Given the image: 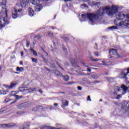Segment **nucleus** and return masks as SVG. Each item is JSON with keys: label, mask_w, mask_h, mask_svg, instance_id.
<instances>
[{"label": "nucleus", "mask_w": 129, "mask_h": 129, "mask_svg": "<svg viewBox=\"0 0 129 129\" xmlns=\"http://www.w3.org/2000/svg\"><path fill=\"white\" fill-rule=\"evenodd\" d=\"M88 4L89 6L93 7H97L99 9L96 13V14H88L87 15L82 14V18L84 20L88 19L90 24L91 25H94V22L98 20L100 17H102L105 13L108 16H113L114 14L117 13L118 10V7L115 5H112L111 7H106L104 8H101V3L100 2H90Z\"/></svg>", "instance_id": "nucleus-1"}, {"label": "nucleus", "mask_w": 129, "mask_h": 129, "mask_svg": "<svg viewBox=\"0 0 129 129\" xmlns=\"http://www.w3.org/2000/svg\"><path fill=\"white\" fill-rule=\"evenodd\" d=\"M116 19L114 20V24L116 26L108 27L109 30H117L120 28L127 27L129 28V14L125 15L123 12H119L116 15Z\"/></svg>", "instance_id": "nucleus-2"}, {"label": "nucleus", "mask_w": 129, "mask_h": 129, "mask_svg": "<svg viewBox=\"0 0 129 129\" xmlns=\"http://www.w3.org/2000/svg\"><path fill=\"white\" fill-rule=\"evenodd\" d=\"M7 9L5 10L6 18L2 16L0 18V27L1 28H4L5 25H9L10 21L8 20V14Z\"/></svg>", "instance_id": "nucleus-3"}, {"label": "nucleus", "mask_w": 129, "mask_h": 129, "mask_svg": "<svg viewBox=\"0 0 129 129\" xmlns=\"http://www.w3.org/2000/svg\"><path fill=\"white\" fill-rule=\"evenodd\" d=\"M14 126H16V124L14 123H10L8 124H3L0 125L1 128H11V127H13Z\"/></svg>", "instance_id": "nucleus-4"}, {"label": "nucleus", "mask_w": 129, "mask_h": 129, "mask_svg": "<svg viewBox=\"0 0 129 129\" xmlns=\"http://www.w3.org/2000/svg\"><path fill=\"white\" fill-rule=\"evenodd\" d=\"M122 90V94L124 95L127 91H128V87L125 86L124 85H122L121 86L120 88H118L117 89V91L120 92V90Z\"/></svg>", "instance_id": "nucleus-5"}, {"label": "nucleus", "mask_w": 129, "mask_h": 129, "mask_svg": "<svg viewBox=\"0 0 129 129\" xmlns=\"http://www.w3.org/2000/svg\"><path fill=\"white\" fill-rule=\"evenodd\" d=\"M16 85H17V82H13L11 83L10 85L4 84L3 86L5 87V88H7V89H12V88H14Z\"/></svg>", "instance_id": "nucleus-6"}, {"label": "nucleus", "mask_w": 129, "mask_h": 129, "mask_svg": "<svg viewBox=\"0 0 129 129\" xmlns=\"http://www.w3.org/2000/svg\"><path fill=\"white\" fill-rule=\"evenodd\" d=\"M71 63L74 67H75L77 69H80V67L79 66V65L77 64V61L75 60V59L73 58L71 60Z\"/></svg>", "instance_id": "nucleus-7"}, {"label": "nucleus", "mask_w": 129, "mask_h": 129, "mask_svg": "<svg viewBox=\"0 0 129 129\" xmlns=\"http://www.w3.org/2000/svg\"><path fill=\"white\" fill-rule=\"evenodd\" d=\"M18 12V13L22 12V9H19L18 11V10L14 9V12H13L12 14V18L13 19H17L18 17V15H17Z\"/></svg>", "instance_id": "nucleus-8"}, {"label": "nucleus", "mask_w": 129, "mask_h": 129, "mask_svg": "<svg viewBox=\"0 0 129 129\" xmlns=\"http://www.w3.org/2000/svg\"><path fill=\"white\" fill-rule=\"evenodd\" d=\"M42 49L43 51V55H41V57L43 59L44 62H47V59H48V53L46 52L43 48H42Z\"/></svg>", "instance_id": "nucleus-9"}, {"label": "nucleus", "mask_w": 129, "mask_h": 129, "mask_svg": "<svg viewBox=\"0 0 129 129\" xmlns=\"http://www.w3.org/2000/svg\"><path fill=\"white\" fill-rule=\"evenodd\" d=\"M37 89L36 88H28V89H24L22 90V91L26 92V93H30V92H33V91H35Z\"/></svg>", "instance_id": "nucleus-10"}, {"label": "nucleus", "mask_w": 129, "mask_h": 129, "mask_svg": "<svg viewBox=\"0 0 129 129\" xmlns=\"http://www.w3.org/2000/svg\"><path fill=\"white\" fill-rule=\"evenodd\" d=\"M109 53L110 54H112V55H115L116 56H118V57H119V55H118V54H117V51L115 49H113V48L110 49Z\"/></svg>", "instance_id": "nucleus-11"}, {"label": "nucleus", "mask_w": 129, "mask_h": 129, "mask_svg": "<svg viewBox=\"0 0 129 129\" xmlns=\"http://www.w3.org/2000/svg\"><path fill=\"white\" fill-rule=\"evenodd\" d=\"M27 5H28L27 0H22L20 3V7H21V8H26Z\"/></svg>", "instance_id": "nucleus-12"}, {"label": "nucleus", "mask_w": 129, "mask_h": 129, "mask_svg": "<svg viewBox=\"0 0 129 129\" xmlns=\"http://www.w3.org/2000/svg\"><path fill=\"white\" fill-rule=\"evenodd\" d=\"M42 8H43V6H42V5L39 4L36 5L35 7V12H40V11L42 10Z\"/></svg>", "instance_id": "nucleus-13"}, {"label": "nucleus", "mask_w": 129, "mask_h": 129, "mask_svg": "<svg viewBox=\"0 0 129 129\" xmlns=\"http://www.w3.org/2000/svg\"><path fill=\"white\" fill-rule=\"evenodd\" d=\"M27 104H28L26 103H22L17 105V107L19 108V109H21V108H23V107H26V106H28Z\"/></svg>", "instance_id": "nucleus-14"}, {"label": "nucleus", "mask_w": 129, "mask_h": 129, "mask_svg": "<svg viewBox=\"0 0 129 129\" xmlns=\"http://www.w3.org/2000/svg\"><path fill=\"white\" fill-rule=\"evenodd\" d=\"M102 63L100 64V65H104L105 66H106V65L110 64V63H109V60L106 59L102 61Z\"/></svg>", "instance_id": "nucleus-15"}, {"label": "nucleus", "mask_w": 129, "mask_h": 129, "mask_svg": "<svg viewBox=\"0 0 129 129\" xmlns=\"http://www.w3.org/2000/svg\"><path fill=\"white\" fill-rule=\"evenodd\" d=\"M69 102L67 101L66 100H63L62 101V105L61 107H65V106H68Z\"/></svg>", "instance_id": "nucleus-16"}, {"label": "nucleus", "mask_w": 129, "mask_h": 129, "mask_svg": "<svg viewBox=\"0 0 129 129\" xmlns=\"http://www.w3.org/2000/svg\"><path fill=\"white\" fill-rule=\"evenodd\" d=\"M3 9H7V0H3L2 2Z\"/></svg>", "instance_id": "nucleus-17"}, {"label": "nucleus", "mask_w": 129, "mask_h": 129, "mask_svg": "<svg viewBox=\"0 0 129 129\" xmlns=\"http://www.w3.org/2000/svg\"><path fill=\"white\" fill-rule=\"evenodd\" d=\"M52 72L54 74H55V75H57L58 76H63V75L60 74V72H59L57 70L53 71Z\"/></svg>", "instance_id": "nucleus-18"}, {"label": "nucleus", "mask_w": 129, "mask_h": 129, "mask_svg": "<svg viewBox=\"0 0 129 129\" xmlns=\"http://www.w3.org/2000/svg\"><path fill=\"white\" fill-rule=\"evenodd\" d=\"M29 15L30 17H33L34 16V10H33L32 8H29Z\"/></svg>", "instance_id": "nucleus-19"}, {"label": "nucleus", "mask_w": 129, "mask_h": 129, "mask_svg": "<svg viewBox=\"0 0 129 129\" xmlns=\"http://www.w3.org/2000/svg\"><path fill=\"white\" fill-rule=\"evenodd\" d=\"M16 71L19 72H23L24 71V68L17 67L16 69Z\"/></svg>", "instance_id": "nucleus-20"}, {"label": "nucleus", "mask_w": 129, "mask_h": 129, "mask_svg": "<svg viewBox=\"0 0 129 129\" xmlns=\"http://www.w3.org/2000/svg\"><path fill=\"white\" fill-rule=\"evenodd\" d=\"M31 3L32 4V5H38L39 0H31Z\"/></svg>", "instance_id": "nucleus-21"}, {"label": "nucleus", "mask_w": 129, "mask_h": 129, "mask_svg": "<svg viewBox=\"0 0 129 129\" xmlns=\"http://www.w3.org/2000/svg\"><path fill=\"white\" fill-rule=\"evenodd\" d=\"M106 79L108 82H113L114 81V79L112 78H106Z\"/></svg>", "instance_id": "nucleus-22"}, {"label": "nucleus", "mask_w": 129, "mask_h": 129, "mask_svg": "<svg viewBox=\"0 0 129 129\" xmlns=\"http://www.w3.org/2000/svg\"><path fill=\"white\" fill-rule=\"evenodd\" d=\"M53 44L55 47H57L58 45H59L58 40L57 39H54V40L53 41Z\"/></svg>", "instance_id": "nucleus-23"}, {"label": "nucleus", "mask_w": 129, "mask_h": 129, "mask_svg": "<svg viewBox=\"0 0 129 129\" xmlns=\"http://www.w3.org/2000/svg\"><path fill=\"white\" fill-rule=\"evenodd\" d=\"M9 92V90L7 91H4V90H1L0 91V94H3L4 95L7 94V93Z\"/></svg>", "instance_id": "nucleus-24"}, {"label": "nucleus", "mask_w": 129, "mask_h": 129, "mask_svg": "<svg viewBox=\"0 0 129 129\" xmlns=\"http://www.w3.org/2000/svg\"><path fill=\"white\" fill-rule=\"evenodd\" d=\"M30 50L31 52H32L34 56H38V53H37V52H36V51H35L33 49L31 48Z\"/></svg>", "instance_id": "nucleus-25"}, {"label": "nucleus", "mask_w": 129, "mask_h": 129, "mask_svg": "<svg viewBox=\"0 0 129 129\" xmlns=\"http://www.w3.org/2000/svg\"><path fill=\"white\" fill-rule=\"evenodd\" d=\"M32 62L34 63H38V59L36 58L32 57L31 58Z\"/></svg>", "instance_id": "nucleus-26"}, {"label": "nucleus", "mask_w": 129, "mask_h": 129, "mask_svg": "<svg viewBox=\"0 0 129 129\" xmlns=\"http://www.w3.org/2000/svg\"><path fill=\"white\" fill-rule=\"evenodd\" d=\"M63 77L64 81H68V80H69V77L68 76H63Z\"/></svg>", "instance_id": "nucleus-27"}, {"label": "nucleus", "mask_w": 129, "mask_h": 129, "mask_svg": "<svg viewBox=\"0 0 129 129\" xmlns=\"http://www.w3.org/2000/svg\"><path fill=\"white\" fill-rule=\"evenodd\" d=\"M17 92L13 91L10 94V96H16V94H17Z\"/></svg>", "instance_id": "nucleus-28"}, {"label": "nucleus", "mask_w": 129, "mask_h": 129, "mask_svg": "<svg viewBox=\"0 0 129 129\" xmlns=\"http://www.w3.org/2000/svg\"><path fill=\"white\" fill-rule=\"evenodd\" d=\"M92 78H93V79H97L98 78V76L93 75H92Z\"/></svg>", "instance_id": "nucleus-29"}, {"label": "nucleus", "mask_w": 129, "mask_h": 129, "mask_svg": "<svg viewBox=\"0 0 129 129\" xmlns=\"http://www.w3.org/2000/svg\"><path fill=\"white\" fill-rule=\"evenodd\" d=\"M16 100L20 99V98H22L23 97L22 96L15 95Z\"/></svg>", "instance_id": "nucleus-30"}, {"label": "nucleus", "mask_w": 129, "mask_h": 129, "mask_svg": "<svg viewBox=\"0 0 129 129\" xmlns=\"http://www.w3.org/2000/svg\"><path fill=\"white\" fill-rule=\"evenodd\" d=\"M62 47L63 50L66 53V52H67V48L65 47V46H64V45H62Z\"/></svg>", "instance_id": "nucleus-31"}, {"label": "nucleus", "mask_w": 129, "mask_h": 129, "mask_svg": "<svg viewBox=\"0 0 129 129\" xmlns=\"http://www.w3.org/2000/svg\"><path fill=\"white\" fill-rule=\"evenodd\" d=\"M94 55H95V56H96V57H98V56H99V52H94Z\"/></svg>", "instance_id": "nucleus-32"}, {"label": "nucleus", "mask_w": 129, "mask_h": 129, "mask_svg": "<svg viewBox=\"0 0 129 129\" xmlns=\"http://www.w3.org/2000/svg\"><path fill=\"white\" fill-rule=\"evenodd\" d=\"M89 57H90V59L91 60V61H93V60H94L93 59V56H92V55H91V53H89Z\"/></svg>", "instance_id": "nucleus-33"}, {"label": "nucleus", "mask_w": 129, "mask_h": 129, "mask_svg": "<svg viewBox=\"0 0 129 129\" xmlns=\"http://www.w3.org/2000/svg\"><path fill=\"white\" fill-rule=\"evenodd\" d=\"M81 8H82V9H83V8H87V5H85V4H82V5H81Z\"/></svg>", "instance_id": "nucleus-34"}, {"label": "nucleus", "mask_w": 129, "mask_h": 129, "mask_svg": "<svg viewBox=\"0 0 129 129\" xmlns=\"http://www.w3.org/2000/svg\"><path fill=\"white\" fill-rule=\"evenodd\" d=\"M116 98V99H119L121 98V95H117Z\"/></svg>", "instance_id": "nucleus-35"}, {"label": "nucleus", "mask_w": 129, "mask_h": 129, "mask_svg": "<svg viewBox=\"0 0 129 129\" xmlns=\"http://www.w3.org/2000/svg\"><path fill=\"white\" fill-rule=\"evenodd\" d=\"M17 113L18 114V115H21V114H23V113H24V112L23 111H19V112H17Z\"/></svg>", "instance_id": "nucleus-36"}, {"label": "nucleus", "mask_w": 129, "mask_h": 129, "mask_svg": "<svg viewBox=\"0 0 129 129\" xmlns=\"http://www.w3.org/2000/svg\"><path fill=\"white\" fill-rule=\"evenodd\" d=\"M87 101H91V98H90V96H88V97H87Z\"/></svg>", "instance_id": "nucleus-37"}, {"label": "nucleus", "mask_w": 129, "mask_h": 129, "mask_svg": "<svg viewBox=\"0 0 129 129\" xmlns=\"http://www.w3.org/2000/svg\"><path fill=\"white\" fill-rule=\"evenodd\" d=\"M78 90H82V87L80 86H78Z\"/></svg>", "instance_id": "nucleus-38"}, {"label": "nucleus", "mask_w": 129, "mask_h": 129, "mask_svg": "<svg viewBox=\"0 0 129 129\" xmlns=\"http://www.w3.org/2000/svg\"><path fill=\"white\" fill-rule=\"evenodd\" d=\"M68 84H70V85L74 84V82H69Z\"/></svg>", "instance_id": "nucleus-39"}, {"label": "nucleus", "mask_w": 129, "mask_h": 129, "mask_svg": "<svg viewBox=\"0 0 129 129\" xmlns=\"http://www.w3.org/2000/svg\"><path fill=\"white\" fill-rule=\"evenodd\" d=\"M29 46H30V43L28 41H27L26 47H29Z\"/></svg>", "instance_id": "nucleus-40"}, {"label": "nucleus", "mask_w": 129, "mask_h": 129, "mask_svg": "<svg viewBox=\"0 0 129 129\" xmlns=\"http://www.w3.org/2000/svg\"><path fill=\"white\" fill-rule=\"evenodd\" d=\"M16 102H17V100H15L14 102H11L10 104H14V103H16Z\"/></svg>", "instance_id": "nucleus-41"}, {"label": "nucleus", "mask_w": 129, "mask_h": 129, "mask_svg": "<svg viewBox=\"0 0 129 129\" xmlns=\"http://www.w3.org/2000/svg\"><path fill=\"white\" fill-rule=\"evenodd\" d=\"M87 71H88L89 72H91V69H87Z\"/></svg>", "instance_id": "nucleus-42"}, {"label": "nucleus", "mask_w": 129, "mask_h": 129, "mask_svg": "<svg viewBox=\"0 0 129 129\" xmlns=\"http://www.w3.org/2000/svg\"><path fill=\"white\" fill-rule=\"evenodd\" d=\"M48 35L49 36H51V35H52V33H51V32H48Z\"/></svg>", "instance_id": "nucleus-43"}, {"label": "nucleus", "mask_w": 129, "mask_h": 129, "mask_svg": "<svg viewBox=\"0 0 129 129\" xmlns=\"http://www.w3.org/2000/svg\"><path fill=\"white\" fill-rule=\"evenodd\" d=\"M93 61H99V59L96 58V59H94V60H93Z\"/></svg>", "instance_id": "nucleus-44"}, {"label": "nucleus", "mask_w": 129, "mask_h": 129, "mask_svg": "<svg viewBox=\"0 0 129 129\" xmlns=\"http://www.w3.org/2000/svg\"><path fill=\"white\" fill-rule=\"evenodd\" d=\"M39 92H40V93H43V91H42V90H39Z\"/></svg>", "instance_id": "nucleus-45"}, {"label": "nucleus", "mask_w": 129, "mask_h": 129, "mask_svg": "<svg viewBox=\"0 0 129 129\" xmlns=\"http://www.w3.org/2000/svg\"><path fill=\"white\" fill-rule=\"evenodd\" d=\"M113 95H115H115H116V92H114L113 93Z\"/></svg>", "instance_id": "nucleus-46"}, {"label": "nucleus", "mask_w": 129, "mask_h": 129, "mask_svg": "<svg viewBox=\"0 0 129 129\" xmlns=\"http://www.w3.org/2000/svg\"><path fill=\"white\" fill-rule=\"evenodd\" d=\"M21 56H24V52L22 51L21 52Z\"/></svg>", "instance_id": "nucleus-47"}, {"label": "nucleus", "mask_w": 129, "mask_h": 129, "mask_svg": "<svg viewBox=\"0 0 129 129\" xmlns=\"http://www.w3.org/2000/svg\"><path fill=\"white\" fill-rule=\"evenodd\" d=\"M54 106H58V103H54Z\"/></svg>", "instance_id": "nucleus-48"}, {"label": "nucleus", "mask_w": 129, "mask_h": 129, "mask_svg": "<svg viewBox=\"0 0 129 129\" xmlns=\"http://www.w3.org/2000/svg\"><path fill=\"white\" fill-rule=\"evenodd\" d=\"M2 112H4V110L0 109V113H2Z\"/></svg>", "instance_id": "nucleus-49"}, {"label": "nucleus", "mask_w": 129, "mask_h": 129, "mask_svg": "<svg viewBox=\"0 0 129 129\" xmlns=\"http://www.w3.org/2000/svg\"><path fill=\"white\" fill-rule=\"evenodd\" d=\"M45 69L47 70V71H50V70L47 68H46Z\"/></svg>", "instance_id": "nucleus-50"}, {"label": "nucleus", "mask_w": 129, "mask_h": 129, "mask_svg": "<svg viewBox=\"0 0 129 129\" xmlns=\"http://www.w3.org/2000/svg\"><path fill=\"white\" fill-rule=\"evenodd\" d=\"M20 65H23V62L20 61Z\"/></svg>", "instance_id": "nucleus-51"}, {"label": "nucleus", "mask_w": 129, "mask_h": 129, "mask_svg": "<svg viewBox=\"0 0 129 129\" xmlns=\"http://www.w3.org/2000/svg\"><path fill=\"white\" fill-rule=\"evenodd\" d=\"M64 2H70V0H64Z\"/></svg>", "instance_id": "nucleus-52"}, {"label": "nucleus", "mask_w": 129, "mask_h": 129, "mask_svg": "<svg viewBox=\"0 0 129 129\" xmlns=\"http://www.w3.org/2000/svg\"><path fill=\"white\" fill-rule=\"evenodd\" d=\"M22 129H28V128H27L26 127H24Z\"/></svg>", "instance_id": "nucleus-53"}, {"label": "nucleus", "mask_w": 129, "mask_h": 129, "mask_svg": "<svg viewBox=\"0 0 129 129\" xmlns=\"http://www.w3.org/2000/svg\"><path fill=\"white\" fill-rule=\"evenodd\" d=\"M24 50H25V52H28V50H27V49H26L25 48H24Z\"/></svg>", "instance_id": "nucleus-54"}, {"label": "nucleus", "mask_w": 129, "mask_h": 129, "mask_svg": "<svg viewBox=\"0 0 129 129\" xmlns=\"http://www.w3.org/2000/svg\"><path fill=\"white\" fill-rule=\"evenodd\" d=\"M84 2H88V1H90V0H83Z\"/></svg>", "instance_id": "nucleus-55"}, {"label": "nucleus", "mask_w": 129, "mask_h": 129, "mask_svg": "<svg viewBox=\"0 0 129 129\" xmlns=\"http://www.w3.org/2000/svg\"><path fill=\"white\" fill-rule=\"evenodd\" d=\"M82 64H83V65H85V62H82Z\"/></svg>", "instance_id": "nucleus-56"}, {"label": "nucleus", "mask_w": 129, "mask_h": 129, "mask_svg": "<svg viewBox=\"0 0 129 129\" xmlns=\"http://www.w3.org/2000/svg\"><path fill=\"white\" fill-rule=\"evenodd\" d=\"M51 28H52V30H54V29H55V27H52Z\"/></svg>", "instance_id": "nucleus-57"}, {"label": "nucleus", "mask_w": 129, "mask_h": 129, "mask_svg": "<svg viewBox=\"0 0 129 129\" xmlns=\"http://www.w3.org/2000/svg\"><path fill=\"white\" fill-rule=\"evenodd\" d=\"M47 61H48V58H46V61H44V62H45L46 63H48L47 62Z\"/></svg>", "instance_id": "nucleus-58"}, {"label": "nucleus", "mask_w": 129, "mask_h": 129, "mask_svg": "<svg viewBox=\"0 0 129 129\" xmlns=\"http://www.w3.org/2000/svg\"><path fill=\"white\" fill-rule=\"evenodd\" d=\"M2 71V67H0V72Z\"/></svg>", "instance_id": "nucleus-59"}, {"label": "nucleus", "mask_w": 129, "mask_h": 129, "mask_svg": "<svg viewBox=\"0 0 129 129\" xmlns=\"http://www.w3.org/2000/svg\"><path fill=\"white\" fill-rule=\"evenodd\" d=\"M15 74H19V73L16 72V73H15Z\"/></svg>", "instance_id": "nucleus-60"}, {"label": "nucleus", "mask_w": 129, "mask_h": 129, "mask_svg": "<svg viewBox=\"0 0 129 129\" xmlns=\"http://www.w3.org/2000/svg\"><path fill=\"white\" fill-rule=\"evenodd\" d=\"M61 69H62V70L64 71V69H63V68H62L61 67H60Z\"/></svg>", "instance_id": "nucleus-61"}, {"label": "nucleus", "mask_w": 129, "mask_h": 129, "mask_svg": "<svg viewBox=\"0 0 129 129\" xmlns=\"http://www.w3.org/2000/svg\"><path fill=\"white\" fill-rule=\"evenodd\" d=\"M100 101H102V99H100Z\"/></svg>", "instance_id": "nucleus-62"}, {"label": "nucleus", "mask_w": 129, "mask_h": 129, "mask_svg": "<svg viewBox=\"0 0 129 129\" xmlns=\"http://www.w3.org/2000/svg\"><path fill=\"white\" fill-rule=\"evenodd\" d=\"M86 67H88V66H85Z\"/></svg>", "instance_id": "nucleus-63"}, {"label": "nucleus", "mask_w": 129, "mask_h": 129, "mask_svg": "<svg viewBox=\"0 0 129 129\" xmlns=\"http://www.w3.org/2000/svg\"><path fill=\"white\" fill-rule=\"evenodd\" d=\"M58 66L60 67V65L58 64Z\"/></svg>", "instance_id": "nucleus-64"}]
</instances>
